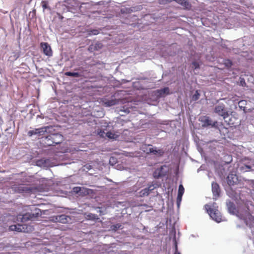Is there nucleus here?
<instances>
[{"instance_id": "nucleus-28", "label": "nucleus", "mask_w": 254, "mask_h": 254, "mask_svg": "<svg viewBox=\"0 0 254 254\" xmlns=\"http://www.w3.org/2000/svg\"><path fill=\"white\" fill-rule=\"evenodd\" d=\"M224 157L226 158V160L225 161V163L227 164L230 163L232 161V156L229 155H226Z\"/></svg>"}, {"instance_id": "nucleus-39", "label": "nucleus", "mask_w": 254, "mask_h": 254, "mask_svg": "<svg viewBox=\"0 0 254 254\" xmlns=\"http://www.w3.org/2000/svg\"><path fill=\"white\" fill-rule=\"evenodd\" d=\"M18 57H19V55L15 54L14 55V58L15 60H16L17 58H18Z\"/></svg>"}, {"instance_id": "nucleus-36", "label": "nucleus", "mask_w": 254, "mask_h": 254, "mask_svg": "<svg viewBox=\"0 0 254 254\" xmlns=\"http://www.w3.org/2000/svg\"><path fill=\"white\" fill-rule=\"evenodd\" d=\"M182 197H179V193H178V196H177V201L178 202L179 201H180L182 199Z\"/></svg>"}, {"instance_id": "nucleus-6", "label": "nucleus", "mask_w": 254, "mask_h": 254, "mask_svg": "<svg viewBox=\"0 0 254 254\" xmlns=\"http://www.w3.org/2000/svg\"><path fill=\"white\" fill-rule=\"evenodd\" d=\"M214 112L220 116L223 117V119H226L229 117V115L225 105L223 104H219L215 107Z\"/></svg>"}, {"instance_id": "nucleus-37", "label": "nucleus", "mask_w": 254, "mask_h": 254, "mask_svg": "<svg viewBox=\"0 0 254 254\" xmlns=\"http://www.w3.org/2000/svg\"><path fill=\"white\" fill-rule=\"evenodd\" d=\"M241 84L243 85V83H244V84H246L245 83V80L244 78H242L241 79Z\"/></svg>"}, {"instance_id": "nucleus-2", "label": "nucleus", "mask_w": 254, "mask_h": 254, "mask_svg": "<svg viewBox=\"0 0 254 254\" xmlns=\"http://www.w3.org/2000/svg\"><path fill=\"white\" fill-rule=\"evenodd\" d=\"M41 215V210L39 208H35L30 213H26L23 215H18L17 216V220L18 221L25 222L29 220L36 219Z\"/></svg>"}, {"instance_id": "nucleus-31", "label": "nucleus", "mask_w": 254, "mask_h": 254, "mask_svg": "<svg viewBox=\"0 0 254 254\" xmlns=\"http://www.w3.org/2000/svg\"><path fill=\"white\" fill-rule=\"evenodd\" d=\"M34 134H38V132H37V131L36 130V128L35 130H29L28 132V135L29 136H31L32 135H34Z\"/></svg>"}, {"instance_id": "nucleus-26", "label": "nucleus", "mask_w": 254, "mask_h": 254, "mask_svg": "<svg viewBox=\"0 0 254 254\" xmlns=\"http://www.w3.org/2000/svg\"><path fill=\"white\" fill-rule=\"evenodd\" d=\"M228 209L230 212L234 213L236 210L235 204L233 203L230 202L228 205Z\"/></svg>"}, {"instance_id": "nucleus-40", "label": "nucleus", "mask_w": 254, "mask_h": 254, "mask_svg": "<svg viewBox=\"0 0 254 254\" xmlns=\"http://www.w3.org/2000/svg\"><path fill=\"white\" fill-rule=\"evenodd\" d=\"M246 167L247 168L249 169H250L251 168V167L250 166H249V165H246Z\"/></svg>"}, {"instance_id": "nucleus-11", "label": "nucleus", "mask_w": 254, "mask_h": 254, "mask_svg": "<svg viewBox=\"0 0 254 254\" xmlns=\"http://www.w3.org/2000/svg\"><path fill=\"white\" fill-rule=\"evenodd\" d=\"M102 103L105 107H111L118 103V101L116 99H108L103 98L102 100Z\"/></svg>"}, {"instance_id": "nucleus-35", "label": "nucleus", "mask_w": 254, "mask_h": 254, "mask_svg": "<svg viewBox=\"0 0 254 254\" xmlns=\"http://www.w3.org/2000/svg\"><path fill=\"white\" fill-rule=\"evenodd\" d=\"M81 190V188L80 187H74L73 188V191L76 193L79 192Z\"/></svg>"}, {"instance_id": "nucleus-5", "label": "nucleus", "mask_w": 254, "mask_h": 254, "mask_svg": "<svg viewBox=\"0 0 254 254\" xmlns=\"http://www.w3.org/2000/svg\"><path fill=\"white\" fill-rule=\"evenodd\" d=\"M199 121L202 123L203 127H211L215 128H218V122L217 121L213 122L211 119L207 116L201 117Z\"/></svg>"}, {"instance_id": "nucleus-22", "label": "nucleus", "mask_w": 254, "mask_h": 254, "mask_svg": "<svg viewBox=\"0 0 254 254\" xmlns=\"http://www.w3.org/2000/svg\"><path fill=\"white\" fill-rule=\"evenodd\" d=\"M65 75L68 76H72V77H79L81 75L80 73L78 72H66L65 73Z\"/></svg>"}, {"instance_id": "nucleus-33", "label": "nucleus", "mask_w": 254, "mask_h": 254, "mask_svg": "<svg viewBox=\"0 0 254 254\" xmlns=\"http://www.w3.org/2000/svg\"><path fill=\"white\" fill-rule=\"evenodd\" d=\"M121 226L122 225L120 224H117L116 225H113L112 228L114 230L116 231L119 228H120Z\"/></svg>"}, {"instance_id": "nucleus-13", "label": "nucleus", "mask_w": 254, "mask_h": 254, "mask_svg": "<svg viewBox=\"0 0 254 254\" xmlns=\"http://www.w3.org/2000/svg\"><path fill=\"white\" fill-rule=\"evenodd\" d=\"M165 175V173L163 171V166H161L155 169L153 174V176L155 179H158Z\"/></svg>"}, {"instance_id": "nucleus-38", "label": "nucleus", "mask_w": 254, "mask_h": 254, "mask_svg": "<svg viewBox=\"0 0 254 254\" xmlns=\"http://www.w3.org/2000/svg\"><path fill=\"white\" fill-rule=\"evenodd\" d=\"M3 123V120L1 117H0V125H2Z\"/></svg>"}, {"instance_id": "nucleus-32", "label": "nucleus", "mask_w": 254, "mask_h": 254, "mask_svg": "<svg viewBox=\"0 0 254 254\" xmlns=\"http://www.w3.org/2000/svg\"><path fill=\"white\" fill-rule=\"evenodd\" d=\"M106 135L108 137L110 138H114L115 134L113 133L112 132L110 131H108L106 133Z\"/></svg>"}, {"instance_id": "nucleus-14", "label": "nucleus", "mask_w": 254, "mask_h": 254, "mask_svg": "<svg viewBox=\"0 0 254 254\" xmlns=\"http://www.w3.org/2000/svg\"><path fill=\"white\" fill-rule=\"evenodd\" d=\"M227 179L228 184L230 186L234 185L237 183L238 181V178L236 175L233 174L229 175L228 176Z\"/></svg>"}, {"instance_id": "nucleus-27", "label": "nucleus", "mask_w": 254, "mask_h": 254, "mask_svg": "<svg viewBox=\"0 0 254 254\" xmlns=\"http://www.w3.org/2000/svg\"><path fill=\"white\" fill-rule=\"evenodd\" d=\"M199 96L200 94L198 93V91L196 90L194 95H193V96H192L191 100L193 101H196L198 100V99L199 98Z\"/></svg>"}, {"instance_id": "nucleus-1", "label": "nucleus", "mask_w": 254, "mask_h": 254, "mask_svg": "<svg viewBox=\"0 0 254 254\" xmlns=\"http://www.w3.org/2000/svg\"><path fill=\"white\" fill-rule=\"evenodd\" d=\"M218 206L215 202L211 204H205L204 208L210 217L217 222L222 221V216L218 209Z\"/></svg>"}, {"instance_id": "nucleus-20", "label": "nucleus", "mask_w": 254, "mask_h": 254, "mask_svg": "<svg viewBox=\"0 0 254 254\" xmlns=\"http://www.w3.org/2000/svg\"><path fill=\"white\" fill-rule=\"evenodd\" d=\"M50 128V127H44L39 128H36L38 134L39 135H43L45 132H47V130Z\"/></svg>"}, {"instance_id": "nucleus-3", "label": "nucleus", "mask_w": 254, "mask_h": 254, "mask_svg": "<svg viewBox=\"0 0 254 254\" xmlns=\"http://www.w3.org/2000/svg\"><path fill=\"white\" fill-rule=\"evenodd\" d=\"M45 143L48 146H54L61 143L64 140V136L60 133H54L46 136Z\"/></svg>"}, {"instance_id": "nucleus-16", "label": "nucleus", "mask_w": 254, "mask_h": 254, "mask_svg": "<svg viewBox=\"0 0 254 254\" xmlns=\"http://www.w3.org/2000/svg\"><path fill=\"white\" fill-rule=\"evenodd\" d=\"M174 1L187 9H190L191 7V4L188 0H174Z\"/></svg>"}, {"instance_id": "nucleus-12", "label": "nucleus", "mask_w": 254, "mask_h": 254, "mask_svg": "<svg viewBox=\"0 0 254 254\" xmlns=\"http://www.w3.org/2000/svg\"><path fill=\"white\" fill-rule=\"evenodd\" d=\"M154 188L155 187L153 185H150L148 187L141 190L138 193V196L140 197L147 196Z\"/></svg>"}, {"instance_id": "nucleus-17", "label": "nucleus", "mask_w": 254, "mask_h": 254, "mask_svg": "<svg viewBox=\"0 0 254 254\" xmlns=\"http://www.w3.org/2000/svg\"><path fill=\"white\" fill-rule=\"evenodd\" d=\"M103 47V45L100 43H97L94 45H91L89 46L88 50L91 52H93L94 51L98 50L100 49H101Z\"/></svg>"}, {"instance_id": "nucleus-9", "label": "nucleus", "mask_w": 254, "mask_h": 254, "mask_svg": "<svg viewBox=\"0 0 254 254\" xmlns=\"http://www.w3.org/2000/svg\"><path fill=\"white\" fill-rule=\"evenodd\" d=\"M40 45L43 49V53L45 55L48 57H51L52 56L53 52L51 47L47 43L42 42Z\"/></svg>"}, {"instance_id": "nucleus-23", "label": "nucleus", "mask_w": 254, "mask_h": 254, "mask_svg": "<svg viewBox=\"0 0 254 254\" xmlns=\"http://www.w3.org/2000/svg\"><path fill=\"white\" fill-rule=\"evenodd\" d=\"M87 32L88 36L96 35L100 33V31L98 29L88 30Z\"/></svg>"}, {"instance_id": "nucleus-24", "label": "nucleus", "mask_w": 254, "mask_h": 254, "mask_svg": "<svg viewBox=\"0 0 254 254\" xmlns=\"http://www.w3.org/2000/svg\"><path fill=\"white\" fill-rule=\"evenodd\" d=\"M223 62L225 66L228 68H230L233 65L232 61L229 59H225L224 60Z\"/></svg>"}, {"instance_id": "nucleus-30", "label": "nucleus", "mask_w": 254, "mask_h": 254, "mask_svg": "<svg viewBox=\"0 0 254 254\" xmlns=\"http://www.w3.org/2000/svg\"><path fill=\"white\" fill-rule=\"evenodd\" d=\"M192 68L194 69H197L199 68V64L198 62L196 61H194L192 63Z\"/></svg>"}, {"instance_id": "nucleus-42", "label": "nucleus", "mask_w": 254, "mask_h": 254, "mask_svg": "<svg viewBox=\"0 0 254 254\" xmlns=\"http://www.w3.org/2000/svg\"><path fill=\"white\" fill-rule=\"evenodd\" d=\"M127 154H130V153H127ZM126 156H131L130 155L126 154Z\"/></svg>"}, {"instance_id": "nucleus-44", "label": "nucleus", "mask_w": 254, "mask_h": 254, "mask_svg": "<svg viewBox=\"0 0 254 254\" xmlns=\"http://www.w3.org/2000/svg\"><path fill=\"white\" fill-rule=\"evenodd\" d=\"M176 251L177 250V246H176Z\"/></svg>"}, {"instance_id": "nucleus-41", "label": "nucleus", "mask_w": 254, "mask_h": 254, "mask_svg": "<svg viewBox=\"0 0 254 254\" xmlns=\"http://www.w3.org/2000/svg\"><path fill=\"white\" fill-rule=\"evenodd\" d=\"M112 160H114V158H113V157L111 158L110 159V162H111Z\"/></svg>"}, {"instance_id": "nucleus-19", "label": "nucleus", "mask_w": 254, "mask_h": 254, "mask_svg": "<svg viewBox=\"0 0 254 254\" xmlns=\"http://www.w3.org/2000/svg\"><path fill=\"white\" fill-rule=\"evenodd\" d=\"M152 145L151 144H144L141 147V150L143 151L144 152L146 153V154H150L151 153V147H152Z\"/></svg>"}, {"instance_id": "nucleus-21", "label": "nucleus", "mask_w": 254, "mask_h": 254, "mask_svg": "<svg viewBox=\"0 0 254 254\" xmlns=\"http://www.w3.org/2000/svg\"><path fill=\"white\" fill-rule=\"evenodd\" d=\"M85 218L86 219L90 220H96L99 219L97 215L92 213H89L87 214Z\"/></svg>"}, {"instance_id": "nucleus-29", "label": "nucleus", "mask_w": 254, "mask_h": 254, "mask_svg": "<svg viewBox=\"0 0 254 254\" xmlns=\"http://www.w3.org/2000/svg\"><path fill=\"white\" fill-rule=\"evenodd\" d=\"M41 5L44 10L47 9L49 8L48 7V2L46 0H42L41 1Z\"/></svg>"}, {"instance_id": "nucleus-43", "label": "nucleus", "mask_w": 254, "mask_h": 254, "mask_svg": "<svg viewBox=\"0 0 254 254\" xmlns=\"http://www.w3.org/2000/svg\"><path fill=\"white\" fill-rule=\"evenodd\" d=\"M176 254H181L180 253H176Z\"/></svg>"}, {"instance_id": "nucleus-4", "label": "nucleus", "mask_w": 254, "mask_h": 254, "mask_svg": "<svg viewBox=\"0 0 254 254\" xmlns=\"http://www.w3.org/2000/svg\"><path fill=\"white\" fill-rule=\"evenodd\" d=\"M9 229L10 231H14L18 232L29 233L32 231L34 228L30 225L17 224L10 226Z\"/></svg>"}, {"instance_id": "nucleus-18", "label": "nucleus", "mask_w": 254, "mask_h": 254, "mask_svg": "<svg viewBox=\"0 0 254 254\" xmlns=\"http://www.w3.org/2000/svg\"><path fill=\"white\" fill-rule=\"evenodd\" d=\"M169 88L168 87H165L163 89H161L160 90H158L157 91V93L158 94V96L159 97H162L165 94L168 95L169 94Z\"/></svg>"}, {"instance_id": "nucleus-7", "label": "nucleus", "mask_w": 254, "mask_h": 254, "mask_svg": "<svg viewBox=\"0 0 254 254\" xmlns=\"http://www.w3.org/2000/svg\"><path fill=\"white\" fill-rule=\"evenodd\" d=\"M12 189L16 192L22 193V192H29L31 191V189L27 186H24L21 185H14L12 187Z\"/></svg>"}, {"instance_id": "nucleus-34", "label": "nucleus", "mask_w": 254, "mask_h": 254, "mask_svg": "<svg viewBox=\"0 0 254 254\" xmlns=\"http://www.w3.org/2000/svg\"><path fill=\"white\" fill-rule=\"evenodd\" d=\"M172 1H174V0H159V3L161 4H164L170 2Z\"/></svg>"}, {"instance_id": "nucleus-15", "label": "nucleus", "mask_w": 254, "mask_h": 254, "mask_svg": "<svg viewBox=\"0 0 254 254\" xmlns=\"http://www.w3.org/2000/svg\"><path fill=\"white\" fill-rule=\"evenodd\" d=\"M151 153L155 155L161 156L164 154V151L161 149H157V147L152 146L151 147Z\"/></svg>"}, {"instance_id": "nucleus-8", "label": "nucleus", "mask_w": 254, "mask_h": 254, "mask_svg": "<svg viewBox=\"0 0 254 254\" xmlns=\"http://www.w3.org/2000/svg\"><path fill=\"white\" fill-rule=\"evenodd\" d=\"M70 219L68 216L65 214H62L53 217L52 220L56 222L66 223H67Z\"/></svg>"}, {"instance_id": "nucleus-10", "label": "nucleus", "mask_w": 254, "mask_h": 254, "mask_svg": "<svg viewBox=\"0 0 254 254\" xmlns=\"http://www.w3.org/2000/svg\"><path fill=\"white\" fill-rule=\"evenodd\" d=\"M211 187L213 199H216L220 195V189L219 185L216 182H212Z\"/></svg>"}, {"instance_id": "nucleus-25", "label": "nucleus", "mask_w": 254, "mask_h": 254, "mask_svg": "<svg viewBox=\"0 0 254 254\" xmlns=\"http://www.w3.org/2000/svg\"><path fill=\"white\" fill-rule=\"evenodd\" d=\"M185 189L182 185H180L179 187L178 193L179 197H182L184 193Z\"/></svg>"}]
</instances>
